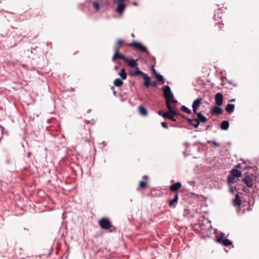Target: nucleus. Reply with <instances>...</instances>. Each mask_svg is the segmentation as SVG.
Instances as JSON below:
<instances>
[{
    "label": "nucleus",
    "instance_id": "7c9ffc66",
    "mask_svg": "<svg viewBox=\"0 0 259 259\" xmlns=\"http://www.w3.org/2000/svg\"><path fill=\"white\" fill-rule=\"evenodd\" d=\"M155 76L156 77L157 80L160 81L161 83H164L165 82L164 78H163L162 75H160L159 73H157Z\"/></svg>",
    "mask_w": 259,
    "mask_h": 259
},
{
    "label": "nucleus",
    "instance_id": "4be33fe9",
    "mask_svg": "<svg viewBox=\"0 0 259 259\" xmlns=\"http://www.w3.org/2000/svg\"><path fill=\"white\" fill-rule=\"evenodd\" d=\"M222 15V13L221 12V10L218 9L217 10H215L213 18L215 20H218L219 18H221Z\"/></svg>",
    "mask_w": 259,
    "mask_h": 259
},
{
    "label": "nucleus",
    "instance_id": "a18cd8bd",
    "mask_svg": "<svg viewBox=\"0 0 259 259\" xmlns=\"http://www.w3.org/2000/svg\"><path fill=\"white\" fill-rule=\"evenodd\" d=\"M216 25H218V27H219V28L220 29H221V28L223 27V25H224V23H223L222 22H218V23H216Z\"/></svg>",
    "mask_w": 259,
    "mask_h": 259
},
{
    "label": "nucleus",
    "instance_id": "37998d69",
    "mask_svg": "<svg viewBox=\"0 0 259 259\" xmlns=\"http://www.w3.org/2000/svg\"><path fill=\"white\" fill-rule=\"evenodd\" d=\"M177 116H180L181 117H182V118H183L186 120H187V119L188 118V117H186L185 115H184L180 113H178V114H177Z\"/></svg>",
    "mask_w": 259,
    "mask_h": 259
},
{
    "label": "nucleus",
    "instance_id": "cd10ccee",
    "mask_svg": "<svg viewBox=\"0 0 259 259\" xmlns=\"http://www.w3.org/2000/svg\"><path fill=\"white\" fill-rule=\"evenodd\" d=\"M236 178V177L233 176L232 175H231L230 173V174L228 176L227 180L228 183L231 184V183H235L236 182V181H235Z\"/></svg>",
    "mask_w": 259,
    "mask_h": 259
},
{
    "label": "nucleus",
    "instance_id": "4c0bfd02",
    "mask_svg": "<svg viewBox=\"0 0 259 259\" xmlns=\"http://www.w3.org/2000/svg\"><path fill=\"white\" fill-rule=\"evenodd\" d=\"M151 70L152 71V73L155 75L156 74H157L158 73L156 72V70L155 69V67H154V64H153L152 65H151Z\"/></svg>",
    "mask_w": 259,
    "mask_h": 259
},
{
    "label": "nucleus",
    "instance_id": "864d4df0",
    "mask_svg": "<svg viewBox=\"0 0 259 259\" xmlns=\"http://www.w3.org/2000/svg\"><path fill=\"white\" fill-rule=\"evenodd\" d=\"M184 155L185 156H187L189 155V153H187V150H186L185 151H184Z\"/></svg>",
    "mask_w": 259,
    "mask_h": 259
},
{
    "label": "nucleus",
    "instance_id": "b1692460",
    "mask_svg": "<svg viewBox=\"0 0 259 259\" xmlns=\"http://www.w3.org/2000/svg\"><path fill=\"white\" fill-rule=\"evenodd\" d=\"M114 85L116 87H120L123 84V82L122 79L120 78H116L113 82Z\"/></svg>",
    "mask_w": 259,
    "mask_h": 259
},
{
    "label": "nucleus",
    "instance_id": "5fc2aeb1",
    "mask_svg": "<svg viewBox=\"0 0 259 259\" xmlns=\"http://www.w3.org/2000/svg\"><path fill=\"white\" fill-rule=\"evenodd\" d=\"M184 144L186 146V148L189 146V144L187 142H185Z\"/></svg>",
    "mask_w": 259,
    "mask_h": 259
},
{
    "label": "nucleus",
    "instance_id": "6e6d98bb",
    "mask_svg": "<svg viewBox=\"0 0 259 259\" xmlns=\"http://www.w3.org/2000/svg\"><path fill=\"white\" fill-rule=\"evenodd\" d=\"M143 178L144 179H147V180H148V177L147 176H146V175H145V176H143Z\"/></svg>",
    "mask_w": 259,
    "mask_h": 259
},
{
    "label": "nucleus",
    "instance_id": "6e6552de",
    "mask_svg": "<svg viewBox=\"0 0 259 259\" xmlns=\"http://www.w3.org/2000/svg\"><path fill=\"white\" fill-rule=\"evenodd\" d=\"M215 103L218 106H221L223 102V96L220 93H218L214 96Z\"/></svg>",
    "mask_w": 259,
    "mask_h": 259
},
{
    "label": "nucleus",
    "instance_id": "72a5a7b5",
    "mask_svg": "<svg viewBox=\"0 0 259 259\" xmlns=\"http://www.w3.org/2000/svg\"><path fill=\"white\" fill-rule=\"evenodd\" d=\"M207 143L208 144L212 143L216 147H219L220 146V144L218 143V142H217L216 141H215V140H212V141L208 140L207 141Z\"/></svg>",
    "mask_w": 259,
    "mask_h": 259
},
{
    "label": "nucleus",
    "instance_id": "de8ad7c7",
    "mask_svg": "<svg viewBox=\"0 0 259 259\" xmlns=\"http://www.w3.org/2000/svg\"><path fill=\"white\" fill-rule=\"evenodd\" d=\"M149 57H151V59L153 62L154 64H155L156 63L155 57L154 56H151H151H149Z\"/></svg>",
    "mask_w": 259,
    "mask_h": 259
},
{
    "label": "nucleus",
    "instance_id": "6ab92c4d",
    "mask_svg": "<svg viewBox=\"0 0 259 259\" xmlns=\"http://www.w3.org/2000/svg\"><path fill=\"white\" fill-rule=\"evenodd\" d=\"M148 183V180L146 181H141L139 183V186L137 188V191H140L141 190H144L146 187L147 184Z\"/></svg>",
    "mask_w": 259,
    "mask_h": 259
},
{
    "label": "nucleus",
    "instance_id": "4d7b16f0",
    "mask_svg": "<svg viewBox=\"0 0 259 259\" xmlns=\"http://www.w3.org/2000/svg\"><path fill=\"white\" fill-rule=\"evenodd\" d=\"M4 134L8 135V131L5 130V131H4Z\"/></svg>",
    "mask_w": 259,
    "mask_h": 259
},
{
    "label": "nucleus",
    "instance_id": "aec40b11",
    "mask_svg": "<svg viewBox=\"0 0 259 259\" xmlns=\"http://www.w3.org/2000/svg\"><path fill=\"white\" fill-rule=\"evenodd\" d=\"M135 68L136 69V70L135 71H132L130 72L131 75L135 76L138 75H141V76H142L143 74L144 73V72L140 70L139 67L138 66L135 67Z\"/></svg>",
    "mask_w": 259,
    "mask_h": 259
},
{
    "label": "nucleus",
    "instance_id": "473e14b6",
    "mask_svg": "<svg viewBox=\"0 0 259 259\" xmlns=\"http://www.w3.org/2000/svg\"><path fill=\"white\" fill-rule=\"evenodd\" d=\"M177 202L178 201L173 198L172 199L169 201V206L170 207H175L176 206V204L177 203Z\"/></svg>",
    "mask_w": 259,
    "mask_h": 259
},
{
    "label": "nucleus",
    "instance_id": "4468645a",
    "mask_svg": "<svg viewBox=\"0 0 259 259\" xmlns=\"http://www.w3.org/2000/svg\"><path fill=\"white\" fill-rule=\"evenodd\" d=\"M196 115L197 117L195 119H197L199 122H205L207 121V118L204 116L201 112H196Z\"/></svg>",
    "mask_w": 259,
    "mask_h": 259
},
{
    "label": "nucleus",
    "instance_id": "49530a36",
    "mask_svg": "<svg viewBox=\"0 0 259 259\" xmlns=\"http://www.w3.org/2000/svg\"><path fill=\"white\" fill-rule=\"evenodd\" d=\"M150 84L153 86V87H157V82L156 81H151Z\"/></svg>",
    "mask_w": 259,
    "mask_h": 259
},
{
    "label": "nucleus",
    "instance_id": "c03bdc74",
    "mask_svg": "<svg viewBox=\"0 0 259 259\" xmlns=\"http://www.w3.org/2000/svg\"><path fill=\"white\" fill-rule=\"evenodd\" d=\"M41 11V12H39V9H37V12H38V15H39L40 16H44L45 13L43 12H42V11L41 10H40Z\"/></svg>",
    "mask_w": 259,
    "mask_h": 259
},
{
    "label": "nucleus",
    "instance_id": "dca6fc26",
    "mask_svg": "<svg viewBox=\"0 0 259 259\" xmlns=\"http://www.w3.org/2000/svg\"><path fill=\"white\" fill-rule=\"evenodd\" d=\"M230 173L233 176L236 177L237 178L240 177L242 175V172L240 170L237 169V168H233L230 171Z\"/></svg>",
    "mask_w": 259,
    "mask_h": 259
},
{
    "label": "nucleus",
    "instance_id": "f257e3e1",
    "mask_svg": "<svg viewBox=\"0 0 259 259\" xmlns=\"http://www.w3.org/2000/svg\"><path fill=\"white\" fill-rule=\"evenodd\" d=\"M100 227L104 230H109L110 232H115L117 229L111 225L110 220L106 218H102L99 222Z\"/></svg>",
    "mask_w": 259,
    "mask_h": 259
},
{
    "label": "nucleus",
    "instance_id": "c756f323",
    "mask_svg": "<svg viewBox=\"0 0 259 259\" xmlns=\"http://www.w3.org/2000/svg\"><path fill=\"white\" fill-rule=\"evenodd\" d=\"M93 7L97 11H99L100 10V4L98 1H94L92 3Z\"/></svg>",
    "mask_w": 259,
    "mask_h": 259
},
{
    "label": "nucleus",
    "instance_id": "20e7f679",
    "mask_svg": "<svg viewBox=\"0 0 259 259\" xmlns=\"http://www.w3.org/2000/svg\"><path fill=\"white\" fill-rule=\"evenodd\" d=\"M242 181L247 187L252 188L254 184L255 178L253 174L245 172Z\"/></svg>",
    "mask_w": 259,
    "mask_h": 259
},
{
    "label": "nucleus",
    "instance_id": "8fccbe9b",
    "mask_svg": "<svg viewBox=\"0 0 259 259\" xmlns=\"http://www.w3.org/2000/svg\"><path fill=\"white\" fill-rule=\"evenodd\" d=\"M234 168H237V169H238V168L241 169L242 168H241V164L240 163H238L237 165H235Z\"/></svg>",
    "mask_w": 259,
    "mask_h": 259
},
{
    "label": "nucleus",
    "instance_id": "2eb2a0df",
    "mask_svg": "<svg viewBox=\"0 0 259 259\" xmlns=\"http://www.w3.org/2000/svg\"><path fill=\"white\" fill-rule=\"evenodd\" d=\"M232 201L233 204L234 206H240L241 203V200L240 199L239 195L238 193L235 194V199H233Z\"/></svg>",
    "mask_w": 259,
    "mask_h": 259
},
{
    "label": "nucleus",
    "instance_id": "9b49d317",
    "mask_svg": "<svg viewBox=\"0 0 259 259\" xmlns=\"http://www.w3.org/2000/svg\"><path fill=\"white\" fill-rule=\"evenodd\" d=\"M181 187V183L178 182L171 185L169 187V189L172 192H175L178 190Z\"/></svg>",
    "mask_w": 259,
    "mask_h": 259
},
{
    "label": "nucleus",
    "instance_id": "bb28decb",
    "mask_svg": "<svg viewBox=\"0 0 259 259\" xmlns=\"http://www.w3.org/2000/svg\"><path fill=\"white\" fill-rule=\"evenodd\" d=\"M138 50H139L143 53H146L149 56H151V54L148 51L147 48L146 47H145L144 46L142 45V44L140 46Z\"/></svg>",
    "mask_w": 259,
    "mask_h": 259
},
{
    "label": "nucleus",
    "instance_id": "c85d7f7f",
    "mask_svg": "<svg viewBox=\"0 0 259 259\" xmlns=\"http://www.w3.org/2000/svg\"><path fill=\"white\" fill-rule=\"evenodd\" d=\"M141 45V43L138 42L136 41H134L133 42L130 43L128 45V46L130 47L134 46L136 48V49L138 50Z\"/></svg>",
    "mask_w": 259,
    "mask_h": 259
},
{
    "label": "nucleus",
    "instance_id": "f704fd0d",
    "mask_svg": "<svg viewBox=\"0 0 259 259\" xmlns=\"http://www.w3.org/2000/svg\"><path fill=\"white\" fill-rule=\"evenodd\" d=\"M194 121L193 123L192 126H193L195 128H197L200 124V122L197 119L194 118Z\"/></svg>",
    "mask_w": 259,
    "mask_h": 259
},
{
    "label": "nucleus",
    "instance_id": "09e8293b",
    "mask_svg": "<svg viewBox=\"0 0 259 259\" xmlns=\"http://www.w3.org/2000/svg\"><path fill=\"white\" fill-rule=\"evenodd\" d=\"M0 130L1 131V132H2V134L3 135L4 134V131H5V128L3 126H2V125H0Z\"/></svg>",
    "mask_w": 259,
    "mask_h": 259
},
{
    "label": "nucleus",
    "instance_id": "9d476101",
    "mask_svg": "<svg viewBox=\"0 0 259 259\" xmlns=\"http://www.w3.org/2000/svg\"><path fill=\"white\" fill-rule=\"evenodd\" d=\"M118 59L123 60L124 62L125 61H127V58L123 54H120L119 52H118L117 55L116 53H114V55L112 58V60L113 62H115Z\"/></svg>",
    "mask_w": 259,
    "mask_h": 259
},
{
    "label": "nucleus",
    "instance_id": "3c124183",
    "mask_svg": "<svg viewBox=\"0 0 259 259\" xmlns=\"http://www.w3.org/2000/svg\"><path fill=\"white\" fill-rule=\"evenodd\" d=\"M174 199H175L176 200H177V201H178V193H176L175 194Z\"/></svg>",
    "mask_w": 259,
    "mask_h": 259
},
{
    "label": "nucleus",
    "instance_id": "ea45409f",
    "mask_svg": "<svg viewBox=\"0 0 259 259\" xmlns=\"http://www.w3.org/2000/svg\"><path fill=\"white\" fill-rule=\"evenodd\" d=\"M187 120L188 121V123L192 126L193 123L194 122V119H191V118H188L187 119Z\"/></svg>",
    "mask_w": 259,
    "mask_h": 259
},
{
    "label": "nucleus",
    "instance_id": "bf43d9fd",
    "mask_svg": "<svg viewBox=\"0 0 259 259\" xmlns=\"http://www.w3.org/2000/svg\"><path fill=\"white\" fill-rule=\"evenodd\" d=\"M118 69V67L117 66H115L114 67V69H115V70H117V69Z\"/></svg>",
    "mask_w": 259,
    "mask_h": 259
},
{
    "label": "nucleus",
    "instance_id": "f8f14e48",
    "mask_svg": "<svg viewBox=\"0 0 259 259\" xmlns=\"http://www.w3.org/2000/svg\"><path fill=\"white\" fill-rule=\"evenodd\" d=\"M142 77L145 80V81L144 82V85L147 87L148 88L149 85H150L151 81H150V77L145 73H144L143 75L142 76Z\"/></svg>",
    "mask_w": 259,
    "mask_h": 259
},
{
    "label": "nucleus",
    "instance_id": "1a4fd4ad",
    "mask_svg": "<svg viewBox=\"0 0 259 259\" xmlns=\"http://www.w3.org/2000/svg\"><path fill=\"white\" fill-rule=\"evenodd\" d=\"M210 112L212 115H221L223 113V109L220 106H214L211 109Z\"/></svg>",
    "mask_w": 259,
    "mask_h": 259
},
{
    "label": "nucleus",
    "instance_id": "412c9836",
    "mask_svg": "<svg viewBox=\"0 0 259 259\" xmlns=\"http://www.w3.org/2000/svg\"><path fill=\"white\" fill-rule=\"evenodd\" d=\"M235 109V105L233 104H228L226 107V111L228 114L232 113Z\"/></svg>",
    "mask_w": 259,
    "mask_h": 259
},
{
    "label": "nucleus",
    "instance_id": "680f3d73",
    "mask_svg": "<svg viewBox=\"0 0 259 259\" xmlns=\"http://www.w3.org/2000/svg\"><path fill=\"white\" fill-rule=\"evenodd\" d=\"M132 36L134 37H135V34L134 33H132L131 34Z\"/></svg>",
    "mask_w": 259,
    "mask_h": 259
},
{
    "label": "nucleus",
    "instance_id": "ddd939ff",
    "mask_svg": "<svg viewBox=\"0 0 259 259\" xmlns=\"http://www.w3.org/2000/svg\"><path fill=\"white\" fill-rule=\"evenodd\" d=\"M123 42V40L122 39H119L117 42L115 44L114 47V50L115 52V53H116L117 55L118 52H119L120 48L121 47L122 44Z\"/></svg>",
    "mask_w": 259,
    "mask_h": 259
},
{
    "label": "nucleus",
    "instance_id": "e433bc0d",
    "mask_svg": "<svg viewBox=\"0 0 259 259\" xmlns=\"http://www.w3.org/2000/svg\"><path fill=\"white\" fill-rule=\"evenodd\" d=\"M239 189L237 187V186H235L234 187L232 186H231L229 188V192L232 194H234L235 193L234 189Z\"/></svg>",
    "mask_w": 259,
    "mask_h": 259
},
{
    "label": "nucleus",
    "instance_id": "0eeeda50",
    "mask_svg": "<svg viewBox=\"0 0 259 259\" xmlns=\"http://www.w3.org/2000/svg\"><path fill=\"white\" fill-rule=\"evenodd\" d=\"M202 99L198 98L195 100L192 104V107L193 109V113H196L197 109L201 104Z\"/></svg>",
    "mask_w": 259,
    "mask_h": 259
},
{
    "label": "nucleus",
    "instance_id": "5701e85b",
    "mask_svg": "<svg viewBox=\"0 0 259 259\" xmlns=\"http://www.w3.org/2000/svg\"><path fill=\"white\" fill-rule=\"evenodd\" d=\"M229 126V123L227 120H224L222 122L221 128L223 130H227Z\"/></svg>",
    "mask_w": 259,
    "mask_h": 259
},
{
    "label": "nucleus",
    "instance_id": "f3484780",
    "mask_svg": "<svg viewBox=\"0 0 259 259\" xmlns=\"http://www.w3.org/2000/svg\"><path fill=\"white\" fill-rule=\"evenodd\" d=\"M138 60V59L136 60H129L127 59V61H125V62L127 63V65L128 66L135 68L138 66V64L136 63Z\"/></svg>",
    "mask_w": 259,
    "mask_h": 259
},
{
    "label": "nucleus",
    "instance_id": "052dcab7",
    "mask_svg": "<svg viewBox=\"0 0 259 259\" xmlns=\"http://www.w3.org/2000/svg\"><path fill=\"white\" fill-rule=\"evenodd\" d=\"M235 101V99H232L230 100L231 102H234Z\"/></svg>",
    "mask_w": 259,
    "mask_h": 259
},
{
    "label": "nucleus",
    "instance_id": "2f4dec72",
    "mask_svg": "<svg viewBox=\"0 0 259 259\" xmlns=\"http://www.w3.org/2000/svg\"><path fill=\"white\" fill-rule=\"evenodd\" d=\"M181 110L182 111H183V112L187 113V114H191L192 113V112H191V110H190L188 108H187L186 106H185V105H183L181 108Z\"/></svg>",
    "mask_w": 259,
    "mask_h": 259
},
{
    "label": "nucleus",
    "instance_id": "a211bd4d",
    "mask_svg": "<svg viewBox=\"0 0 259 259\" xmlns=\"http://www.w3.org/2000/svg\"><path fill=\"white\" fill-rule=\"evenodd\" d=\"M138 110L140 114L144 116H147L148 112L146 108L143 105H140L139 106Z\"/></svg>",
    "mask_w": 259,
    "mask_h": 259
},
{
    "label": "nucleus",
    "instance_id": "13d9d810",
    "mask_svg": "<svg viewBox=\"0 0 259 259\" xmlns=\"http://www.w3.org/2000/svg\"><path fill=\"white\" fill-rule=\"evenodd\" d=\"M133 5L137 6L138 5V3L137 2H133Z\"/></svg>",
    "mask_w": 259,
    "mask_h": 259
},
{
    "label": "nucleus",
    "instance_id": "39448f33",
    "mask_svg": "<svg viewBox=\"0 0 259 259\" xmlns=\"http://www.w3.org/2000/svg\"><path fill=\"white\" fill-rule=\"evenodd\" d=\"M215 241L218 243L222 244L224 246H228L232 244V241L229 239L224 238V234L215 239Z\"/></svg>",
    "mask_w": 259,
    "mask_h": 259
},
{
    "label": "nucleus",
    "instance_id": "58836bf2",
    "mask_svg": "<svg viewBox=\"0 0 259 259\" xmlns=\"http://www.w3.org/2000/svg\"><path fill=\"white\" fill-rule=\"evenodd\" d=\"M178 101L174 99V97H172V98H169V104L170 105V103H177Z\"/></svg>",
    "mask_w": 259,
    "mask_h": 259
},
{
    "label": "nucleus",
    "instance_id": "a19ab883",
    "mask_svg": "<svg viewBox=\"0 0 259 259\" xmlns=\"http://www.w3.org/2000/svg\"><path fill=\"white\" fill-rule=\"evenodd\" d=\"M161 125L164 128L167 129L168 127L167 123L165 122H162Z\"/></svg>",
    "mask_w": 259,
    "mask_h": 259
},
{
    "label": "nucleus",
    "instance_id": "79ce46f5",
    "mask_svg": "<svg viewBox=\"0 0 259 259\" xmlns=\"http://www.w3.org/2000/svg\"><path fill=\"white\" fill-rule=\"evenodd\" d=\"M166 112H163V110H160L158 111V114L161 116L162 117H163V116H164V114H166Z\"/></svg>",
    "mask_w": 259,
    "mask_h": 259
},
{
    "label": "nucleus",
    "instance_id": "423d86ee",
    "mask_svg": "<svg viewBox=\"0 0 259 259\" xmlns=\"http://www.w3.org/2000/svg\"><path fill=\"white\" fill-rule=\"evenodd\" d=\"M123 1L124 0H114V3L117 5L116 11L118 13H122L125 8Z\"/></svg>",
    "mask_w": 259,
    "mask_h": 259
},
{
    "label": "nucleus",
    "instance_id": "603ef678",
    "mask_svg": "<svg viewBox=\"0 0 259 259\" xmlns=\"http://www.w3.org/2000/svg\"><path fill=\"white\" fill-rule=\"evenodd\" d=\"M111 89L113 91V94L116 96V92L115 91V87H112L111 88Z\"/></svg>",
    "mask_w": 259,
    "mask_h": 259
},
{
    "label": "nucleus",
    "instance_id": "a878e982",
    "mask_svg": "<svg viewBox=\"0 0 259 259\" xmlns=\"http://www.w3.org/2000/svg\"><path fill=\"white\" fill-rule=\"evenodd\" d=\"M138 50H139L143 53H146L149 56H151V54L148 51L147 48L146 47H145L144 46L142 45V44L140 46Z\"/></svg>",
    "mask_w": 259,
    "mask_h": 259
},
{
    "label": "nucleus",
    "instance_id": "393cba45",
    "mask_svg": "<svg viewBox=\"0 0 259 259\" xmlns=\"http://www.w3.org/2000/svg\"><path fill=\"white\" fill-rule=\"evenodd\" d=\"M118 74L121 78V79H125L127 77V74L125 72V69L124 68H122L120 71L118 73Z\"/></svg>",
    "mask_w": 259,
    "mask_h": 259
},
{
    "label": "nucleus",
    "instance_id": "0e129e2a",
    "mask_svg": "<svg viewBox=\"0 0 259 259\" xmlns=\"http://www.w3.org/2000/svg\"><path fill=\"white\" fill-rule=\"evenodd\" d=\"M243 190L246 192V191L245 190V188H243Z\"/></svg>",
    "mask_w": 259,
    "mask_h": 259
},
{
    "label": "nucleus",
    "instance_id": "e2e57ef3",
    "mask_svg": "<svg viewBox=\"0 0 259 259\" xmlns=\"http://www.w3.org/2000/svg\"><path fill=\"white\" fill-rule=\"evenodd\" d=\"M24 170H27V167L25 166V167H24Z\"/></svg>",
    "mask_w": 259,
    "mask_h": 259
},
{
    "label": "nucleus",
    "instance_id": "f03ea898",
    "mask_svg": "<svg viewBox=\"0 0 259 259\" xmlns=\"http://www.w3.org/2000/svg\"><path fill=\"white\" fill-rule=\"evenodd\" d=\"M166 107L168 111H166V114H164L163 118L168 119L172 121H176L177 119L175 118V116H177L178 112L176 111L175 107L170 106Z\"/></svg>",
    "mask_w": 259,
    "mask_h": 259
},
{
    "label": "nucleus",
    "instance_id": "c9c22d12",
    "mask_svg": "<svg viewBox=\"0 0 259 259\" xmlns=\"http://www.w3.org/2000/svg\"><path fill=\"white\" fill-rule=\"evenodd\" d=\"M194 121L193 123L192 126H193L195 128H197L200 124V122L197 119L194 118Z\"/></svg>",
    "mask_w": 259,
    "mask_h": 259
},
{
    "label": "nucleus",
    "instance_id": "7ed1b4c3",
    "mask_svg": "<svg viewBox=\"0 0 259 259\" xmlns=\"http://www.w3.org/2000/svg\"><path fill=\"white\" fill-rule=\"evenodd\" d=\"M163 96L165 99V105L166 107L171 106L169 104V99L174 97V94L172 93L170 88L167 85L162 87Z\"/></svg>",
    "mask_w": 259,
    "mask_h": 259
}]
</instances>
